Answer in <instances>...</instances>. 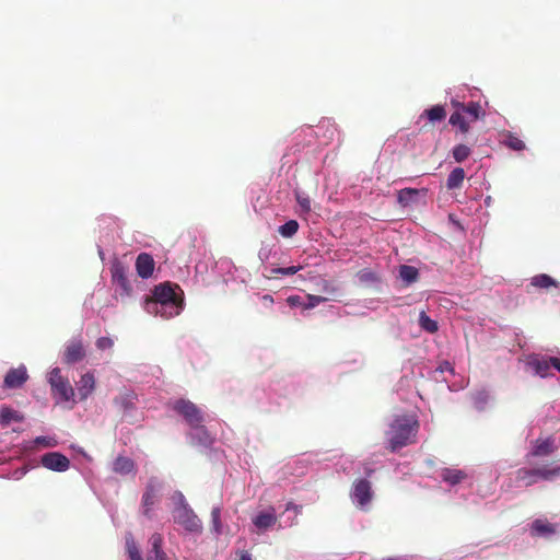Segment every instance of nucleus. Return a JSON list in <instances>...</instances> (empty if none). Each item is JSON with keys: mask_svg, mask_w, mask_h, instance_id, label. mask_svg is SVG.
<instances>
[{"mask_svg": "<svg viewBox=\"0 0 560 560\" xmlns=\"http://www.w3.org/2000/svg\"><path fill=\"white\" fill-rule=\"evenodd\" d=\"M176 289L180 290L179 285L171 282L155 285L152 296L145 300V310L163 318L178 315L183 306V299L176 294Z\"/></svg>", "mask_w": 560, "mask_h": 560, "instance_id": "obj_1", "label": "nucleus"}, {"mask_svg": "<svg viewBox=\"0 0 560 560\" xmlns=\"http://www.w3.org/2000/svg\"><path fill=\"white\" fill-rule=\"evenodd\" d=\"M418 430V420L408 416L396 417L387 431L388 448L390 452H396L407 445L413 444Z\"/></svg>", "mask_w": 560, "mask_h": 560, "instance_id": "obj_2", "label": "nucleus"}, {"mask_svg": "<svg viewBox=\"0 0 560 560\" xmlns=\"http://www.w3.org/2000/svg\"><path fill=\"white\" fill-rule=\"evenodd\" d=\"M172 408L184 418L185 422L191 429L197 430V433L200 434L199 441L202 444L208 445L211 443L212 440L202 424L205 421L203 412L196 404L188 399L180 398L172 404Z\"/></svg>", "mask_w": 560, "mask_h": 560, "instance_id": "obj_3", "label": "nucleus"}, {"mask_svg": "<svg viewBox=\"0 0 560 560\" xmlns=\"http://www.w3.org/2000/svg\"><path fill=\"white\" fill-rule=\"evenodd\" d=\"M452 105L456 110L451 115L448 122L452 126H457L462 133L469 131L470 122L477 121L485 116L481 105L477 102L463 104L453 100Z\"/></svg>", "mask_w": 560, "mask_h": 560, "instance_id": "obj_4", "label": "nucleus"}, {"mask_svg": "<svg viewBox=\"0 0 560 560\" xmlns=\"http://www.w3.org/2000/svg\"><path fill=\"white\" fill-rule=\"evenodd\" d=\"M162 481L158 477H151L141 498V511L145 518L154 517L153 508L159 501V494L162 489Z\"/></svg>", "mask_w": 560, "mask_h": 560, "instance_id": "obj_5", "label": "nucleus"}, {"mask_svg": "<svg viewBox=\"0 0 560 560\" xmlns=\"http://www.w3.org/2000/svg\"><path fill=\"white\" fill-rule=\"evenodd\" d=\"M174 521L182 525L189 533H201L202 525L201 521L184 501L182 497V503L174 511Z\"/></svg>", "mask_w": 560, "mask_h": 560, "instance_id": "obj_6", "label": "nucleus"}, {"mask_svg": "<svg viewBox=\"0 0 560 560\" xmlns=\"http://www.w3.org/2000/svg\"><path fill=\"white\" fill-rule=\"evenodd\" d=\"M48 382L51 386L54 396H58L60 401H69L74 396V390L68 378L61 375V371L55 368L49 373Z\"/></svg>", "mask_w": 560, "mask_h": 560, "instance_id": "obj_7", "label": "nucleus"}, {"mask_svg": "<svg viewBox=\"0 0 560 560\" xmlns=\"http://www.w3.org/2000/svg\"><path fill=\"white\" fill-rule=\"evenodd\" d=\"M352 500L361 508H365L373 498V491L371 482L366 479H360L354 482L352 493Z\"/></svg>", "mask_w": 560, "mask_h": 560, "instance_id": "obj_8", "label": "nucleus"}, {"mask_svg": "<svg viewBox=\"0 0 560 560\" xmlns=\"http://www.w3.org/2000/svg\"><path fill=\"white\" fill-rule=\"evenodd\" d=\"M42 465L54 471H66L70 467V460L67 456L58 452L46 453L42 456Z\"/></svg>", "mask_w": 560, "mask_h": 560, "instance_id": "obj_9", "label": "nucleus"}, {"mask_svg": "<svg viewBox=\"0 0 560 560\" xmlns=\"http://www.w3.org/2000/svg\"><path fill=\"white\" fill-rule=\"evenodd\" d=\"M28 380V373L25 365L10 369L3 380V386L5 388H20Z\"/></svg>", "mask_w": 560, "mask_h": 560, "instance_id": "obj_10", "label": "nucleus"}, {"mask_svg": "<svg viewBox=\"0 0 560 560\" xmlns=\"http://www.w3.org/2000/svg\"><path fill=\"white\" fill-rule=\"evenodd\" d=\"M149 549L147 551V560H168L166 552L163 550V536L154 533L149 538Z\"/></svg>", "mask_w": 560, "mask_h": 560, "instance_id": "obj_11", "label": "nucleus"}, {"mask_svg": "<svg viewBox=\"0 0 560 560\" xmlns=\"http://www.w3.org/2000/svg\"><path fill=\"white\" fill-rule=\"evenodd\" d=\"M153 257L148 253H141L136 259V270L139 277L148 279L152 276L154 270Z\"/></svg>", "mask_w": 560, "mask_h": 560, "instance_id": "obj_12", "label": "nucleus"}, {"mask_svg": "<svg viewBox=\"0 0 560 560\" xmlns=\"http://www.w3.org/2000/svg\"><path fill=\"white\" fill-rule=\"evenodd\" d=\"M85 357V349L81 341H71L65 350L63 361L67 364L77 363Z\"/></svg>", "mask_w": 560, "mask_h": 560, "instance_id": "obj_13", "label": "nucleus"}, {"mask_svg": "<svg viewBox=\"0 0 560 560\" xmlns=\"http://www.w3.org/2000/svg\"><path fill=\"white\" fill-rule=\"evenodd\" d=\"M137 395L131 390H126L114 398V404L118 407L122 415H127L135 409Z\"/></svg>", "mask_w": 560, "mask_h": 560, "instance_id": "obj_14", "label": "nucleus"}, {"mask_svg": "<svg viewBox=\"0 0 560 560\" xmlns=\"http://www.w3.org/2000/svg\"><path fill=\"white\" fill-rule=\"evenodd\" d=\"M112 277L113 281L120 288L121 294L130 295L132 288L127 279L124 267L120 265L114 266L112 268Z\"/></svg>", "mask_w": 560, "mask_h": 560, "instance_id": "obj_15", "label": "nucleus"}, {"mask_svg": "<svg viewBox=\"0 0 560 560\" xmlns=\"http://www.w3.org/2000/svg\"><path fill=\"white\" fill-rule=\"evenodd\" d=\"M278 517L275 513V510L271 508L266 512L258 513L253 518V524L260 530H266L276 525Z\"/></svg>", "mask_w": 560, "mask_h": 560, "instance_id": "obj_16", "label": "nucleus"}, {"mask_svg": "<svg viewBox=\"0 0 560 560\" xmlns=\"http://www.w3.org/2000/svg\"><path fill=\"white\" fill-rule=\"evenodd\" d=\"M95 388V380L93 374L85 373L81 376L78 384V393L80 395V399H86Z\"/></svg>", "mask_w": 560, "mask_h": 560, "instance_id": "obj_17", "label": "nucleus"}, {"mask_svg": "<svg viewBox=\"0 0 560 560\" xmlns=\"http://www.w3.org/2000/svg\"><path fill=\"white\" fill-rule=\"evenodd\" d=\"M440 477L443 481L455 486L465 480L467 478V474L460 469L443 468L441 469Z\"/></svg>", "mask_w": 560, "mask_h": 560, "instance_id": "obj_18", "label": "nucleus"}, {"mask_svg": "<svg viewBox=\"0 0 560 560\" xmlns=\"http://www.w3.org/2000/svg\"><path fill=\"white\" fill-rule=\"evenodd\" d=\"M553 451L555 444L551 439L537 440L529 455L534 457L548 456L552 454Z\"/></svg>", "mask_w": 560, "mask_h": 560, "instance_id": "obj_19", "label": "nucleus"}, {"mask_svg": "<svg viewBox=\"0 0 560 560\" xmlns=\"http://www.w3.org/2000/svg\"><path fill=\"white\" fill-rule=\"evenodd\" d=\"M534 536H551L556 533V527L551 523L544 520H535L530 527Z\"/></svg>", "mask_w": 560, "mask_h": 560, "instance_id": "obj_20", "label": "nucleus"}, {"mask_svg": "<svg viewBox=\"0 0 560 560\" xmlns=\"http://www.w3.org/2000/svg\"><path fill=\"white\" fill-rule=\"evenodd\" d=\"M422 117H425L432 124L440 122L445 119L446 109L443 105H434L424 109L420 118Z\"/></svg>", "mask_w": 560, "mask_h": 560, "instance_id": "obj_21", "label": "nucleus"}, {"mask_svg": "<svg viewBox=\"0 0 560 560\" xmlns=\"http://www.w3.org/2000/svg\"><path fill=\"white\" fill-rule=\"evenodd\" d=\"M420 190L416 188H404L397 192V201L401 207H408L417 202Z\"/></svg>", "mask_w": 560, "mask_h": 560, "instance_id": "obj_22", "label": "nucleus"}, {"mask_svg": "<svg viewBox=\"0 0 560 560\" xmlns=\"http://www.w3.org/2000/svg\"><path fill=\"white\" fill-rule=\"evenodd\" d=\"M135 469V463L131 458L118 456L113 465V470L120 475H128Z\"/></svg>", "mask_w": 560, "mask_h": 560, "instance_id": "obj_23", "label": "nucleus"}, {"mask_svg": "<svg viewBox=\"0 0 560 560\" xmlns=\"http://www.w3.org/2000/svg\"><path fill=\"white\" fill-rule=\"evenodd\" d=\"M523 475H534L536 476V479L540 478L542 480H552L556 477H560V466H557L555 468H548V467H540V468H533V472H522Z\"/></svg>", "mask_w": 560, "mask_h": 560, "instance_id": "obj_24", "label": "nucleus"}, {"mask_svg": "<svg viewBox=\"0 0 560 560\" xmlns=\"http://www.w3.org/2000/svg\"><path fill=\"white\" fill-rule=\"evenodd\" d=\"M465 179V171L462 167L454 168L446 180L447 189L460 188Z\"/></svg>", "mask_w": 560, "mask_h": 560, "instance_id": "obj_25", "label": "nucleus"}, {"mask_svg": "<svg viewBox=\"0 0 560 560\" xmlns=\"http://www.w3.org/2000/svg\"><path fill=\"white\" fill-rule=\"evenodd\" d=\"M502 143L513 151H523L526 148L524 141L512 132L504 135Z\"/></svg>", "mask_w": 560, "mask_h": 560, "instance_id": "obj_26", "label": "nucleus"}, {"mask_svg": "<svg viewBox=\"0 0 560 560\" xmlns=\"http://www.w3.org/2000/svg\"><path fill=\"white\" fill-rule=\"evenodd\" d=\"M126 551L129 560H143L141 551L131 534L126 536Z\"/></svg>", "mask_w": 560, "mask_h": 560, "instance_id": "obj_27", "label": "nucleus"}, {"mask_svg": "<svg viewBox=\"0 0 560 560\" xmlns=\"http://www.w3.org/2000/svg\"><path fill=\"white\" fill-rule=\"evenodd\" d=\"M399 276L405 282L409 284L417 281L419 272L418 269L413 266L402 265L399 268Z\"/></svg>", "mask_w": 560, "mask_h": 560, "instance_id": "obj_28", "label": "nucleus"}, {"mask_svg": "<svg viewBox=\"0 0 560 560\" xmlns=\"http://www.w3.org/2000/svg\"><path fill=\"white\" fill-rule=\"evenodd\" d=\"M532 285L540 288V289H548L550 287H557L558 283L548 275L541 273L537 275L532 278Z\"/></svg>", "mask_w": 560, "mask_h": 560, "instance_id": "obj_29", "label": "nucleus"}, {"mask_svg": "<svg viewBox=\"0 0 560 560\" xmlns=\"http://www.w3.org/2000/svg\"><path fill=\"white\" fill-rule=\"evenodd\" d=\"M23 420V417L15 410L4 407L0 412V422L2 424H9L11 421L20 422Z\"/></svg>", "mask_w": 560, "mask_h": 560, "instance_id": "obj_30", "label": "nucleus"}, {"mask_svg": "<svg viewBox=\"0 0 560 560\" xmlns=\"http://www.w3.org/2000/svg\"><path fill=\"white\" fill-rule=\"evenodd\" d=\"M419 325L420 327L428 332H436L439 329V325L435 320L431 319L425 312H421L419 315Z\"/></svg>", "mask_w": 560, "mask_h": 560, "instance_id": "obj_31", "label": "nucleus"}, {"mask_svg": "<svg viewBox=\"0 0 560 560\" xmlns=\"http://www.w3.org/2000/svg\"><path fill=\"white\" fill-rule=\"evenodd\" d=\"M471 153V150L466 144H457L452 150V155L457 163L464 162Z\"/></svg>", "mask_w": 560, "mask_h": 560, "instance_id": "obj_32", "label": "nucleus"}, {"mask_svg": "<svg viewBox=\"0 0 560 560\" xmlns=\"http://www.w3.org/2000/svg\"><path fill=\"white\" fill-rule=\"evenodd\" d=\"M299 230V223L295 220H289L279 228V233L283 237H292Z\"/></svg>", "mask_w": 560, "mask_h": 560, "instance_id": "obj_33", "label": "nucleus"}, {"mask_svg": "<svg viewBox=\"0 0 560 560\" xmlns=\"http://www.w3.org/2000/svg\"><path fill=\"white\" fill-rule=\"evenodd\" d=\"M522 472H533V469L521 468L516 471V480L523 482L524 486L529 487L537 482L536 476L532 474L523 475Z\"/></svg>", "mask_w": 560, "mask_h": 560, "instance_id": "obj_34", "label": "nucleus"}, {"mask_svg": "<svg viewBox=\"0 0 560 560\" xmlns=\"http://www.w3.org/2000/svg\"><path fill=\"white\" fill-rule=\"evenodd\" d=\"M536 373L539 374L541 377H545L548 375L550 368H552L551 364V358L548 360H538L534 363Z\"/></svg>", "mask_w": 560, "mask_h": 560, "instance_id": "obj_35", "label": "nucleus"}, {"mask_svg": "<svg viewBox=\"0 0 560 560\" xmlns=\"http://www.w3.org/2000/svg\"><path fill=\"white\" fill-rule=\"evenodd\" d=\"M329 300H330L329 296L308 294L307 295V303H305L304 308L305 310L314 308L317 305H319L320 303L327 302Z\"/></svg>", "mask_w": 560, "mask_h": 560, "instance_id": "obj_36", "label": "nucleus"}, {"mask_svg": "<svg viewBox=\"0 0 560 560\" xmlns=\"http://www.w3.org/2000/svg\"><path fill=\"white\" fill-rule=\"evenodd\" d=\"M295 196H296V201H298L299 206L301 207L302 212L310 213L312 208H311V199L308 198V196H306L304 194H300V192H296Z\"/></svg>", "mask_w": 560, "mask_h": 560, "instance_id": "obj_37", "label": "nucleus"}, {"mask_svg": "<svg viewBox=\"0 0 560 560\" xmlns=\"http://www.w3.org/2000/svg\"><path fill=\"white\" fill-rule=\"evenodd\" d=\"M302 267L301 266H290L287 268H276L272 270L273 275H281V276H292L296 273Z\"/></svg>", "mask_w": 560, "mask_h": 560, "instance_id": "obj_38", "label": "nucleus"}, {"mask_svg": "<svg viewBox=\"0 0 560 560\" xmlns=\"http://www.w3.org/2000/svg\"><path fill=\"white\" fill-rule=\"evenodd\" d=\"M35 444L42 445L44 447H55L57 445V441L48 436H37L35 439Z\"/></svg>", "mask_w": 560, "mask_h": 560, "instance_id": "obj_39", "label": "nucleus"}, {"mask_svg": "<svg viewBox=\"0 0 560 560\" xmlns=\"http://www.w3.org/2000/svg\"><path fill=\"white\" fill-rule=\"evenodd\" d=\"M221 511L219 508H214L211 512L213 527L217 533H220L221 522H220Z\"/></svg>", "mask_w": 560, "mask_h": 560, "instance_id": "obj_40", "label": "nucleus"}, {"mask_svg": "<svg viewBox=\"0 0 560 560\" xmlns=\"http://www.w3.org/2000/svg\"><path fill=\"white\" fill-rule=\"evenodd\" d=\"M114 345V341L108 337H101L96 340V347L100 350H106L112 348Z\"/></svg>", "mask_w": 560, "mask_h": 560, "instance_id": "obj_41", "label": "nucleus"}, {"mask_svg": "<svg viewBox=\"0 0 560 560\" xmlns=\"http://www.w3.org/2000/svg\"><path fill=\"white\" fill-rule=\"evenodd\" d=\"M287 303L291 306V307H303L304 308V303L302 301V298L300 295H290L288 299H287Z\"/></svg>", "mask_w": 560, "mask_h": 560, "instance_id": "obj_42", "label": "nucleus"}, {"mask_svg": "<svg viewBox=\"0 0 560 560\" xmlns=\"http://www.w3.org/2000/svg\"><path fill=\"white\" fill-rule=\"evenodd\" d=\"M337 291V288L330 283L329 281H323V292H325L327 294V296H329L330 299L334 296V294L336 293Z\"/></svg>", "mask_w": 560, "mask_h": 560, "instance_id": "obj_43", "label": "nucleus"}, {"mask_svg": "<svg viewBox=\"0 0 560 560\" xmlns=\"http://www.w3.org/2000/svg\"><path fill=\"white\" fill-rule=\"evenodd\" d=\"M552 368H555L560 373V359L551 358Z\"/></svg>", "mask_w": 560, "mask_h": 560, "instance_id": "obj_44", "label": "nucleus"}, {"mask_svg": "<svg viewBox=\"0 0 560 560\" xmlns=\"http://www.w3.org/2000/svg\"><path fill=\"white\" fill-rule=\"evenodd\" d=\"M262 301L269 305L273 303V298L270 294H265L262 298Z\"/></svg>", "mask_w": 560, "mask_h": 560, "instance_id": "obj_45", "label": "nucleus"}, {"mask_svg": "<svg viewBox=\"0 0 560 560\" xmlns=\"http://www.w3.org/2000/svg\"><path fill=\"white\" fill-rule=\"evenodd\" d=\"M287 511H290V510H294L295 512H299L300 511V508L295 504H293L292 502H289L287 504V508H285Z\"/></svg>", "mask_w": 560, "mask_h": 560, "instance_id": "obj_46", "label": "nucleus"}, {"mask_svg": "<svg viewBox=\"0 0 560 560\" xmlns=\"http://www.w3.org/2000/svg\"><path fill=\"white\" fill-rule=\"evenodd\" d=\"M240 560H252L249 553L244 550L241 552Z\"/></svg>", "mask_w": 560, "mask_h": 560, "instance_id": "obj_47", "label": "nucleus"}]
</instances>
